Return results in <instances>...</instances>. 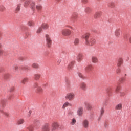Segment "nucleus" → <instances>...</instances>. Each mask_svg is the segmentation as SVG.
Wrapping results in <instances>:
<instances>
[{"mask_svg": "<svg viewBox=\"0 0 131 131\" xmlns=\"http://www.w3.org/2000/svg\"><path fill=\"white\" fill-rule=\"evenodd\" d=\"M31 67L32 68H35V69H37L39 68V66L36 63H33L32 64Z\"/></svg>", "mask_w": 131, "mask_h": 131, "instance_id": "5701e85b", "label": "nucleus"}, {"mask_svg": "<svg viewBox=\"0 0 131 131\" xmlns=\"http://www.w3.org/2000/svg\"><path fill=\"white\" fill-rule=\"evenodd\" d=\"M6 11V7L4 5H0V12L4 13V11Z\"/></svg>", "mask_w": 131, "mask_h": 131, "instance_id": "393cba45", "label": "nucleus"}, {"mask_svg": "<svg viewBox=\"0 0 131 131\" xmlns=\"http://www.w3.org/2000/svg\"><path fill=\"white\" fill-rule=\"evenodd\" d=\"M120 72H121V69H120V68H118L116 70V74H120Z\"/></svg>", "mask_w": 131, "mask_h": 131, "instance_id": "58836bf2", "label": "nucleus"}, {"mask_svg": "<svg viewBox=\"0 0 131 131\" xmlns=\"http://www.w3.org/2000/svg\"><path fill=\"white\" fill-rule=\"evenodd\" d=\"M30 0H25L24 3V6L25 8H27L29 6V4H30Z\"/></svg>", "mask_w": 131, "mask_h": 131, "instance_id": "4be33fe9", "label": "nucleus"}, {"mask_svg": "<svg viewBox=\"0 0 131 131\" xmlns=\"http://www.w3.org/2000/svg\"><path fill=\"white\" fill-rule=\"evenodd\" d=\"M42 31V28H41V27H39L38 29L36 30V33H37V34H39L40 33H41Z\"/></svg>", "mask_w": 131, "mask_h": 131, "instance_id": "c85d7f7f", "label": "nucleus"}, {"mask_svg": "<svg viewBox=\"0 0 131 131\" xmlns=\"http://www.w3.org/2000/svg\"><path fill=\"white\" fill-rule=\"evenodd\" d=\"M85 105L88 109V110H91V109H92L93 107L91 105V104L89 103H85Z\"/></svg>", "mask_w": 131, "mask_h": 131, "instance_id": "b1692460", "label": "nucleus"}, {"mask_svg": "<svg viewBox=\"0 0 131 131\" xmlns=\"http://www.w3.org/2000/svg\"><path fill=\"white\" fill-rule=\"evenodd\" d=\"M83 114V107H79L77 110V115L78 116H82Z\"/></svg>", "mask_w": 131, "mask_h": 131, "instance_id": "1a4fd4ad", "label": "nucleus"}, {"mask_svg": "<svg viewBox=\"0 0 131 131\" xmlns=\"http://www.w3.org/2000/svg\"><path fill=\"white\" fill-rule=\"evenodd\" d=\"M22 5V4L21 3H18L17 5V7L14 10V13L15 14H17V13H19V11H20V9H21V6Z\"/></svg>", "mask_w": 131, "mask_h": 131, "instance_id": "f8f14e48", "label": "nucleus"}, {"mask_svg": "<svg viewBox=\"0 0 131 131\" xmlns=\"http://www.w3.org/2000/svg\"><path fill=\"white\" fill-rule=\"evenodd\" d=\"M56 1H57V2H59V1H60V0H56Z\"/></svg>", "mask_w": 131, "mask_h": 131, "instance_id": "e2e57ef3", "label": "nucleus"}, {"mask_svg": "<svg viewBox=\"0 0 131 131\" xmlns=\"http://www.w3.org/2000/svg\"><path fill=\"white\" fill-rule=\"evenodd\" d=\"M27 81H28V78H25L21 81V83L25 84V83L27 82Z\"/></svg>", "mask_w": 131, "mask_h": 131, "instance_id": "c9c22d12", "label": "nucleus"}, {"mask_svg": "<svg viewBox=\"0 0 131 131\" xmlns=\"http://www.w3.org/2000/svg\"><path fill=\"white\" fill-rule=\"evenodd\" d=\"M36 93L37 94H42L43 93V89H42V88L39 86L36 89Z\"/></svg>", "mask_w": 131, "mask_h": 131, "instance_id": "412c9836", "label": "nucleus"}, {"mask_svg": "<svg viewBox=\"0 0 131 131\" xmlns=\"http://www.w3.org/2000/svg\"><path fill=\"white\" fill-rule=\"evenodd\" d=\"M90 10H91V8H90L89 7H87V8H86L85 11V12H89V11H90Z\"/></svg>", "mask_w": 131, "mask_h": 131, "instance_id": "603ef678", "label": "nucleus"}, {"mask_svg": "<svg viewBox=\"0 0 131 131\" xmlns=\"http://www.w3.org/2000/svg\"><path fill=\"white\" fill-rule=\"evenodd\" d=\"M68 27H69V28H70L71 29H73V27H72V26H69Z\"/></svg>", "mask_w": 131, "mask_h": 131, "instance_id": "5fc2aeb1", "label": "nucleus"}, {"mask_svg": "<svg viewBox=\"0 0 131 131\" xmlns=\"http://www.w3.org/2000/svg\"><path fill=\"white\" fill-rule=\"evenodd\" d=\"M28 26H30L31 27V26H34V22L32 21H29L28 22Z\"/></svg>", "mask_w": 131, "mask_h": 131, "instance_id": "473e14b6", "label": "nucleus"}, {"mask_svg": "<svg viewBox=\"0 0 131 131\" xmlns=\"http://www.w3.org/2000/svg\"><path fill=\"white\" fill-rule=\"evenodd\" d=\"M31 8L33 10L35 9V2H32V3L31 4Z\"/></svg>", "mask_w": 131, "mask_h": 131, "instance_id": "f704fd0d", "label": "nucleus"}, {"mask_svg": "<svg viewBox=\"0 0 131 131\" xmlns=\"http://www.w3.org/2000/svg\"><path fill=\"white\" fill-rule=\"evenodd\" d=\"M70 103H69V102H66L63 104L62 106V109H65L66 107H68V106H70Z\"/></svg>", "mask_w": 131, "mask_h": 131, "instance_id": "2f4dec72", "label": "nucleus"}, {"mask_svg": "<svg viewBox=\"0 0 131 131\" xmlns=\"http://www.w3.org/2000/svg\"><path fill=\"white\" fill-rule=\"evenodd\" d=\"M109 8H114L115 7V3L114 2H111L108 5Z\"/></svg>", "mask_w": 131, "mask_h": 131, "instance_id": "a878e982", "label": "nucleus"}, {"mask_svg": "<svg viewBox=\"0 0 131 131\" xmlns=\"http://www.w3.org/2000/svg\"><path fill=\"white\" fill-rule=\"evenodd\" d=\"M115 35L116 37H119L120 36V29L118 28L115 30Z\"/></svg>", "mask_w": 131, "mask_h": 131, "instance_id": "f3484780", "label": "nucleus"}, {"mask_svg": "<svg viewBox=\"0 0 131 131\" xmlns=\"http://www.w3.org/2000/svg\"><path fill=\"white\" fill-rule=\"evenodd\" d=\"M82 125L83 127L88 128L89 127V121L88 120H84L82 122Z\"/></svg>", "mask_w": 131, "mask_h": 131, "instance_id": "dca6fc26", "label": "nucleus"}, {"mask_svg": "<svg viewBox=\"0 0 131 131\" xmlns=\"http://www.w3.org/2000/svg\"><path fill=\"white\" fill-rule=\"evenodd\" d=\"M38 2H41V0H38Z\"/></svg>", "mask_w": 131, "mask_h": 131, "instance_id": "680f3d73", "label": "nucleus"}, {"mask_svg": "<svg viewBox=\"0 0 131 131\" xmlns=\"http://www.w3.org/2000/svg\"><path fill=\"white\" fill-rule=\"evenodd\" d=\"M61 33L63 36H70L71 35V30L69 29L64 28L61 30Z\"/></svg>", "mask_w": 131, "mask_h": 131, "instance_id": "f257e3e1", "label": "nucleus"}, {"mask_svg": "<svg viewBox=\"0 0 131 131\" xmlns=\"http://www.w3.org/2000/svg\"><path fill=\"white\" fill-rule=\"evenodd\" d=\"M104 112L105 110H104V108H101L100 110V115H103Z\"/></svg>", "mask_w": 131, "mask_h": 131, "instance_id": "37998d69", "label": "nucleus"}, {"mask_svg": "<svg viewBox=\"0 0 131 131\" xmlns=\"http://www.w3.org/2000/svg\"><path fill=\"white\" fill-rule=\"evenodd\" d=\"M116 110H121L122 109V103L117 104L115 107Z\"/></svg>", "mask_w": 131, "mask_h": 131, "instance_id": "6ab92c4d", "label": "nucleus"}, {"mask_svg": "<svg viewBox=\"0 0 131 131\" xmlns=\"http://www.w3.org/2000/svg\"><path fill=\"white\" fill-rule=\"evenodd\" d=\"M75 46H77L79 43V39L75 38L74 41Z\"/></svg>", "mask_w": 131, "mask_h": 131, "instance_id": "c756f323", "label": "nucleus"}, {"mask_svg": "<svg viewBox=\"0 0 131 131\" xmlns=\"http://www.w3.org/2000/svg\"><path fill=\"white\" fill-rule=\"evenodd\" d=\"M96 39L94 38H90L89 39L85 42V45L89 47H93L94 45H96Z\"/></svg>", "mask_w": 131, "mask_h": 131, "instance_id": "f03ea898", "label": "nucleus"}, {"mask_svg": "<svg viewBox=\"0 0 131 131\" xmlns=\"http://www.w3.org/2000/svg\"><path fill=\"white\" fill-rule=\"evenodd\" d=\"M18 69V66H14L13 68V70H14V71H17Z\"/></svg>", "mask_w": 131, "mask_h": 131, "instance_id": "09e8293b", "label": "nucleus"}, {"mask_svg": "<svg viewBox=\"0 0 131 131\" xmlns=\"http://www.w3.org/2000/svg\"><path fill=\"white\" fill-rule=\"evenodd\" d=\"M77 18H78V14L75 13L72 15L71 19L73 22H75V20Z\"/></svg>", "mask_w": 131, "mask_h": 131, "instance_id": "2eb2a0df", "label": "nucleus"}, {"mask_svg": "<svg viewBox=\"0 0 131 131\" xmlns=\"http://www.w3.org/2000/svg\"><path fill=\"white\" fill-rule=\"evenodd\" d=\"M81 2L82 4H87L88 1V0H81Z\"/></svg>", "mask_w": 131, "mask_h": 131, "instance_id": "49530a36", "label": "nucleus"}, {"mask_svg": "<svg viewBox=\"0 0 131 131\" xmlns=\"http://www.w3.org/2000/svg\"><path fill=\"white\" fill-rule=\"evenodd\" d=\"M123 63V59H122V58H119L117 62L118 67H120V66L122 65Z\"/></svg>", "mask_w": 131, "mask_h": 131, "instance_id": "aec40b11", "label": "nucleus"}, {"mask_svg": "<svg viewBox=\"0 0 131 131\" xmlns=\"http://www.w3.org/2000/svg\"><path fill=\"white\" fill-rule=\"evenodd\" d=\"M125 76H126V74H125Z\"/></svg>", "mask_w": 131, "mask_h": 131, "instance_id": "0e129e2a", "label": "nucleus"}, {"mask_svg": "<svg viewBox=\"0 0 131 131\" xmlns=\"http://www.w3.org/2000/svg\"><path fill=\"white\" fill-rule=\"evenodd\" d=\"M2 54H3V50L0 49V55H2Z\"/></svg>", "mask_w": 131, "mask_h": 131, "instance_id": "6e6d98bb", "label": "nucleus"}, {"mask_svg": "<svg viewBox=\"0 0 131 131\" xmlns=\"http://www.w3.org/2000/svg\"><path fill=\"white\" fill-rule=\"evenodd\" d=\"M24 123V119H20L17 121V124L20 125V124H23Z\"/></svg>", "mask_w": 131, "mask_h": 131, "instance_id": "cd10ccee", "label": "nucleus"}, {"mask_svg": "<svg viewBox=\"0 0 131 131\" xmlns=\"http://www.w3.org/2000/svg\"><path fill=\"white\" fill-rule=\"evenodd\" d=\"M40 78V75L38 74H36L34 75V79L35 80H38Z\"/></svg>", "mask_w": 131, "mask_h": 131, "instance_id": "bb28decb", "label": "nucleus"}, {"mask_svg": "<svg viewBox=\"0 0 131 131\" xmlns=\"http://www.w3.org/2000/svg\"><path fill=\"white\" fill-rule=\"evenodd\" d=\"M90 36H91V34L86 33L85 34L81 36V38H84L86 42V41H88L90 39H89L90 38Z\"/></svg>", "mask_w": 131, "mask_h": 131, "instance_id": "6e6552de", "label": "nucleus"}, {"mask_svg": "<svg viewBox=\"0 0 131 131\" xmlns=\"http://www.w3.org/2000/svg\"><path fill=\"white\" fill-rule=\"evenodd\" d=\"M52 128L51 129V131H55L56 129H58L59 128V126H60V125L59 124V123L58 122H54L52 123Z\"/></svg>", "mask_w": 131, "mask_h": 131, "instance_id": "423d86ee", "label": "nucleus"}, {"mask_svg": "<svg viewBox=\"0 0 131 131\" xmlns=\"http://www.w3.org/2000/svg\"><path fill=\"white\" fill-rule=\"evenodd\" d=\"M75 98V94L74 93L70 92L66 94L65 96L66 100H68L69 101H72Z\"/></svg>", "mask_w": 131, "mask_h": 131, "instance_id": "7ed1b4c3", "label": "nucleus"}, {"mask_svg": "<svg viewBox=\"0 0 131 131\" xmlns=\"http://www.w3.org/2000/svg\"><path fill=\"white\" fill-rule=\"evenodd\" d=\"M34 88H38L39 86H38V84L37 83H35L34 84Z\"/></svg>", "mask_w": 131, "mask_h": 131, "instance_id": "3c124183", "label": "nucleus"}, {"mask_svg": "<svg viewBox=\"0 0 131 131\" xmlns=\"http://www.w3.org/2000/svg\"><path fill=\"white\" fill-rule=\"evenodd\" d=\"M75 123H76V119L75 118L72 119L71 122V125H74Z\"/></svg>", "mask_w": 131, "mask_h": 131, "instance_id": "72a5a7b5", "label": "nucleus"}, {"mask_svg": "<svg viewBox=\"0 0 131 131\" xmlns=\"http://www.w3.org/2000/svg\"><path fill=\"white\" fill-rule=\"evenodd\" d=\"M66 83L68 86H69L70 85V80L68 78L66 79Z\"/></svg>", "mask_w": 131, "mask_h": 131, "instance_id": "e433bc0d", "label": "nucleus"}, {"mask_svg": "<svg viewBox=\"0 0 131 131\" xmlns=\"http://www.w3.org/2000/svg\"><path fill=\"white\" fill-rule=\"evenodd\" d=\"M27 130L28 131H33L34 130V128L33 126H29L26 128Z\"/></svg>", "mask_w": 131, "mask_h": 131, "instance_id": "7c9ffc66", "label": "nucleus"}, {"mask_svg": "<svg viewBox=\"0 0 131 131\" xmlns=\"http://www.w3.org/2000/svg\"><path fill=\"white\" fill-rule=\"evenodd\" d=\"M41 27L42 29H44V30H47V29H49V28H50V25H49L47 23H43L41 25Z\"/></svg>", "mask_w": 131, "mask_h": 131, "instance_id": "9b49d317", "label": "nucleus"}, {"mask_svg": "<svg viewBox=\"0 0 131 131\" xmlns=\"http://www.w3.org/2000/svg\"><path fill=\"white\" fill-rule=\"evenodd\" d=\"M4 102H5V101L4 100H1V104H3V103H4Z\"/></svg>", "mask_w": 131, "mask_h": 131, "instance_id": "4d7b16f0", "label": "nucleus"}, {"mask_svg": "<svg viewBox=\"0 0 131 131\" xmlns=\"http://www.w3.org/2000/svg\"><path fill=\"white\" fill-rule=\"evenodd\" d=\"M101 16H102V12L98 11L95 13L94 17L95 19H98Z\"/></svg>", "mask_w": 131, "mask_h": 131, "instance_id": "a211bd4d", "label": "nucleus"}, {"mask_svg": "<svg viewBox=\"0 0 131 131\" xmlns=\"http://www.w3.org/2000/svg\"><path fill=\"white\" fill-rule=\"evenodd\" d=\"M42 131H50L51 130V127L49 123H45L41 128Z\"/></svg>", "mask_w": 131, "mask_h": 131, "instance_id": "39448f33", "label": "nucleus"}, {"mask_svg": "<svg viewBox=\"0 0 131 131\" xmlns=\"http://www.w3.org/2000/svg\"><path fill=\"white\" fill-rule=\"evenodd\" d=\"M104 126H105V128H107V126L106 124H105Z\"/></svg>", "mask_w": 131, "mask_h": 131, "instance_id": "13d9d810", "label": "nucleus"}, {"mask_svg": "<svg viewBox=\"0 0 131 131\" xmlns=\"http://www.w3.org/2000/svg\"><path fill=\"white\" fill-rule=\"evenodd\" d=\"M92 69H93V66L89 65L85 68L84 70L85 72H86V73H90V72H91V71H92Z\"/></svg>", "mask_w": 131, "mask_h": 131, "instance_id": "9d476101", "label": "nucleus"}, {"mask_svg": "<svg viewBox=\"0 0 131 131\" xmlns=\"http://www.w3.org/2000/svg\"><path fill=\"white\" fill-rule=\"evenodd\" d=\"M60 63H61V59H59L57 61V64L58 65H59V64H60Z\"/></svg>", "mask_w": 131, "mask_h": 131, "instance_id": "864d4df0", "label": "nucleus"}, {"mask_svg": "<svg viewBox=\"0 0 131 131\" xmlns=\"http://www.w3.org/2000/svg\"><path fill=\"white\" fill-rule=\"evenodd\" d=\"M72 65H73L72 63H70L68 66V68L69 70H70V69H71V68H72Z\"/></svg>", "mask_w": 131, "mask_h": 131, "instance_id": "8fccbe9b", "label": "nucleus"}, {"mask_svg": "<svg viewBox=\"0 0 131 131\" xmlns=\"http://www.w3.org/2000/svg\"><path fill=\"white\" fill-rule=\"evenodd\" d=\"M120 96H121V97H124V96H125V92H120Z\"/></svg>", "mask_w": 131, "mask_h": 131, "instance_id": "de8ad7c7", "label": "nucleus"}, {"mask_svg": "<svg viewBox=\"0 0 131 131\" xmlns=\"http://www.w3.org/2000/svg\"><path fill=\"white\" fill-rule=\"evenodd\" d=\"M91 62L94 64H98L99 63V58L97 56H93L91 58Z\"/></svg>", "mask_w": 131, "mask_h": 131, "instance_id": "0eeeda50", "label": "nucleus"}, {"mask_svg": "<svg viewBox=\"0 0 131 131\" xmlns=\"http://www.w3.org/2000/svg\"><path fill=\"white\" fill-rule=\"evenodd\" d=\"M34 122L35 123V124H40V121L39 120H34Z\"/></svg>", "mask_w": 131, "mask_h": 131, "instance_id": "a19ab883", "label": "nucleus"}, {"mask_svg": "<svg viewBox=\"0 0 131 131\" xmlns=\"http://www.w3.org/2000/svg\"><path fill=\"white\" fill-rule=\"evenodd\" d=\"M2 45L0 44V48H2Z\"/></svg>", "mask_w": 131, "mask_h": 131, "instance_id": "052dcab7", "label": "nucleus"}, {"mask_svg": "<svg viewBox=\"0 0 131 131\" xmlns=\"http://www.w3.org/2000/svg\"><path fill=\"white\" fill-rule=\"evenodd\" d=\"M78 76L80 77V78H82V79H84V76H83V75L81 73H78Z\"/></svg>", "mask_w": 131, "mask_h": 131, "instance_id": "ea45409f", "label": "nucleus"}, {"mask_svg": "<svg viewBox=\"0 0 131 131\" xmlns=\"http://www.w3.org/2000/svg\"><path fill=\"white\" fill-rule=\"evenodd\" d=\"M0 112H1V113H3V114H4V115H5L7 117L9 116V113L6 112H4L3 110H0Z\"/></svg>", "mask_w": 131, "mask_h": 131, "instance_id": "79ce46f5", "label": "nucleus"}, {"mask_svg": "<svg viewBox=\"0 0 131 131\" xmlns=\"http://www.w3.org/2000/svg\"><path fill=\"white\" fill-rule=\"evenodd\" d=\"M80 89L82 91H85L86 90V84L84 82H82L80 84Z\"/></svg>", "mask_w": 131, "mask_h": 131, "instance_id": "4468645a", "label": "nucleus"}, {"mask_svg": "<svg viewBox=\"0 0 131 131\" xmlns=\"http://www.w3.org/2000/svg\"><path fill=\"white\" fill-rule=\"evenodd\" d=\"M120 90V86H118L116 89V92L118 93V92H119Z\"/></svg>", "mask_w": 131, "mask_h": 131, "instance_id": "a18cd8bd", "label": "nucleus"}, {"mask_svg": "<svg viewBox=\"0 0 131 131\" xmlns=\"http://www.w3.org/2000/svg\"><path fill=\"white\" fill-rule=\"evenodd\" d=\"M36 9L38 10V11H40V10L42 9V6H41V5H38L36 6Z\"/></svg>", "mask_w": 131, "mask_h": 131, "instance_id": "4c0bfd02", "label": "nucleus"}, {"mask_svg": "<svg viewBox=\"0 0 131 131\" xmlns=\"http://www.w3.org/2000/svg\"><path fill=\"white\" fill-rule=\"evenodd\" d=\"M83 58V55L81 53H79L78 54L77 56V62H80L81 61H82V59Z\"/></svg>", "mask_w": 131, "mask_h": 131, "instance_id": "ddd939ff", "label": "nucleus"}, {"mask_svg": "<svg viewBox=\"0 0 131 131\" xmlns=\"http://www.w3.org/2000/svg\"><path fill=\"white\" fill-rule=\"evenodd\" d=\"M45 37L47 47H48V48H50V47H51V46L52 45V39L51 38V37L49 36V34H46Z\"/></svg>", "mask_w": 131, "mask_h": 131, "instance_id": "20e7f679", "label": "nucleus"}, {"mask_svg": "<svg viewBox=\"0 0 131 131\" xmlns=\"http://www.w3.org/2000/svg\"><path fill=\"white\" fill-rule=\"evenodd\" d=\"M25 0H20L21 2H24Z\"/></svg>", "mask_w": 131, "mask_h": 131, "instance_id": "bf43d9fd", "label": "nucleus"}, {"mask_svg": "<svg viewBox=\"0 0 131 131\" xmlns=\"http://www.w3.org/2000/svg\"><path fill=\"white\" fill-rule=\"evenodd\" d=\"M68 115H69V116H70V115H73V112L72 111H69L68 112Z\"/></svg>", "mask_w": 131, "mask_h": 131, "instance_id": "c03bdc74", "label": "nucleus"}]
</instances>
